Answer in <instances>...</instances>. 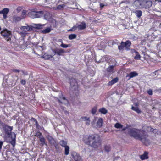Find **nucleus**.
Masks as SVG:
<instances>
[{"mask_svg": "<svg viewBox=\"0 0 161 161\" xmlns=\"http://www.w3.org/2000/svg\"><path fill=\"white\" fill-rule=\"evenodd\" d=\"M129 134L131 136L141 141L146 145H148L150 143V140L148 138V135L143 130L133 128L130 129Z\"/></svg>", "mask_w": 161, "mask_h": 161, "instance_id": "nucleus-1", "label": "nucleus"}, {"mask_svg": "<svg viewBox=\"0 0 161 161\" xmlns=\"http://www.w3.org/2000/svg\"><path fill=\"white\" fill-rule=\"evenodd\" d=\"M83 140L84 143L95 148L101 147L102 141L100 136L95 134L84 136Z\"/></svg>", "mask_w": 161, "mask_h": 161, "instance_id": "nucleus-2", "label": "nucleus"}, {"mask_svg": "<svg viewBox=\"0 0 161 161\" xmlns=\"http://www.w3.org/2000/svg\"><path fill=\"white\" fill-rule=\"evenodd\" d=\"M43 12L42 11H37L36 8L30 9L27 13V15L32 18H40L43 16Z\"/></svg>", "mask_w": 161, "mask_h": 161, "instance_id": "nucleus-3", "label": "nucleus"}, {"mask_svg": "<svg viewBox=\"0 0 161 161\" xmlns=\"http://www.w3.org/2000/svg\"><path fill=\"white\" fill-rule=\"evenodd\" d=\"M131 44V42L130 40H127L125 42H121L120 45L118 47V49L120 50H121L125 47V50L128 51L130 50Z\"/></svg>", "mask_w": 161, "mask_h": 161, "instance_id": "nucleus-4", "label": "nucleus"}, {"mask_svg": "<svg viewBox=\"0 0 161 161\" xmlns=\"http://www.w3.org/2000/svg\"><path fill=\"white\" fill-rule=\"evenodd\" d=\"M0 34L7 41H9L11 40L12 35L10 31L5 29L2 31Z\"/></svg>", "mask_w": 161, "mask_h": 161, "instance_id": "nucleus-5", "label": "nucleus"}, {"mask_svg": "<svg viewBox=\"0 0 161 161\" xmlns=\"http://www.w3.org/2000/svg\"><path fill=\"white\" fill-rule=\"evenodd\" d=\"M5 132V136L6 138H9L12 136L11 131L12 130V128L9 126L5 125L3 127Z\"/></svg>", "mask_w": 161, "mask_h": 161, "instance_id": "nucleus-6", "label": "nucleus"}, {"mask_svg": "<svg viewBox=\"0 0 161 161\" xmlns=\"http://www.w3.org/2000/svg\"><path fill=\"white\" fill-rule=\"evenodd\" d=\"M152 4V2L151 1L143 0L140 3V5L143 8H148L150 7Z\"/></svg>", "mask_w": 161, "mask_h": 161, "instance_id": "nucleus-7", "label": "nucleus"}, {"mask_svg": "<svg viewBox=\"0 0 161 161\" xmlns=\"http://www.w3.org/2000/svg\"><path fill=\"white\" fill-rule=\"evenodd\" d=\"M70 84L72 88L74 91H78L79 86L76 79L71 78L70 80Z\"/></svg>", "mask_w": 161, "mask_h": 161, "instance_id": "nucleus-8", "label": "nucleus"}, {"mask_svg": "<svg viewBox=\"0 0 161 161\" xmlns=\"http://www.w3.org/2000/svg\"><path fill=\"white\" fill-rule=\"evenodd\" d=\"M52 51L55 55L57 54L58 56L62 55L63 53L66 52L64 49L61 48H56L53 49Z\"/></svg>", "mask_w": 161, "mask_h": 161, "instance_id": "nucleus-9", "label": "nucleus"}, {"mask_svg": "<svg viewBox=\"0 0 161 161\" xmlns=\"http://www.w3.org/2000/svg\"><path fill=\"white\" fill-rule=\"evenodd\" d=\"M71 154L74 161H80V157L76 152L73 151L71 152Z\"/></svg>", "mask_w": 161, "mask_h": 161, "instance_id": "nucleus-10", "label": "nucleus"}, {"mask_svg": "<svg viewBox=\"0 0 161 161\" xmlns=\"http://www.w3.org/2000/svg\"><path fill=\"white\" fill-rule=\"evenodd\" d=\"M76 25L78 30H83L86 27V25L84 21L81 22L80 24H76Z\"/></svg>", "mask_w": 161, "mask_h": 161, "instance_id": "nucleus-11", "label": "nucleus"}, {"mask_svg": "<svg viewBox=\"0 0 161 161\" xmlns=\"http://www.w3.org/2000/svg\"><path fill=\"white\" fill-rule=\"evenodd\" d=\"M138 75V73L136 71H133L130 72V73L128 74L126 76V77H128L129 78L128 80L134 77L137 76Z\"/></svg>", "mask_w": 161, "mask_h": 161, "instance_id": "nucleus-12", "label": "nucleus"}, {"mask_svg": "<svg viewBox=\"0 0 161 161\" xmlns=\"http://www.w3.org/2000/svg\"><path fill=\"white\" fill-rule=\"evenodd\" d=\"M50 27L51 28H55L56 27L57 25V21L55 19H52L50 22Z\"/></svg>", "mask_w": 161, "mask_h": 161, "instance_id": "nucleus-13", "label": "nucleus"}, {"mask_svg": "<svg viewBox=\"0 0 161 161\" xmlns=\"http://www.w3.org/2000/svg\"><path fill=\"white\" fill-rule=\"evenodd\" d=\"M148 153L147 151H145L143 154L140 156L141 159L142 160L147 159L148 158Z\"/></svg>", "mask_w": 161, "mask_h": 161, "instance_id": "nucleus-14", "label": "nucleus"}, {"mask_svg": "<svg viewBox=\"0 0 161 161\" xmlns=\"http://www.w3.org/2000/svg\"><path fill=\"white\" fill-rule=\"evenodd\" d=\"M21 30L26 32L28 31H31L32 30V28L29 26H24L21 27Z\"/></svg>", "mask_w": 161, "mask_h": 161, "instance_id": "nucleus-15", "label": "nucleus"}, {"mask_svg": "<svg viewBox=\"0 0 161 161\" xmlns=\"http://www.w3.org/2000/svg\"><path fill=\"white\" fill-rule=\"evenodd\" d=\"M103 123V119L101 118H99L97 122V127L98 128H101L102 126Z\"/></svg>", "mask_w": 161, "mask_h": 161, "instance_id": "nucleus-16", "label": "nucleus"}, {"mask_svg": "<svg viewBox=\"0 0 161 161\" xmlns=\"http://www.w3.org/2000/svg\"><path fill=\"white\" fill-rule=\"evenodd\" d=\"M118 78L116 77L114 79H113L111 81H109L108 83V85L109 86H112L115 83L118 82Z\"/></svg>", "mask_w": 161, "mask_h": 161, "instance_id": "nucleus-17", "label": "nucleus"}, {"mask_svg": "<svg viewBox=\"0 0 161 161\" xmlns=\"http://www.w3.org/2000/svg\"><path fill=\"white\" fill-rule=\"evenodd\" d=\"M12 139L11 141L10 142V143L13 146V147H14L15 145L16 142V135L14 134L13 137L12 136H11L10 137Z\"/></svg>", "mask_w": 161, "mask_h": 161, "instance_id": "nucleus-18", "label": "nucleus"}, {"mask_svg": "<svg viewBox=\"0 0 161 161\" xmlns=\"http://www.w3.org/2000/svg\"><path fill=\"white\" fill-rule=\"evenodd\" d=\"M134 13L135 14L136 16L138 17H140L142 14V12L140 10H136L134 12Z\"/></svg>", "mask_w": 161, "mask_h": 161, "instance_id": "nucleus-19", "label": "nucleus"}, {"mask_svg": "<svg viewBox=\"0 0 161 161\" xmlns=\"http://www.w3.org/2000/svg\"><path fill=\"white\" fill-rule=\"evenodd\" d=\"M39 138L40 141L41 142V144L42 146H43L44 145H47L45 139L43 136L39 137Z\"/></svg>", "mask_w": 161, "mask_h": 161, "instance_id": "nucleus-20", "label": "nucleus"}, {"mask_svg": "<svg viewBox=\"0 0 161 161\" xmlns=\"http://www.w3.org/2000/svg\"><path fill=\"white\" fill-rule=\"evenodd\" d=\"M81 119L86 121V125H89L90 121L89 117H82Z\"/></svg>", "mask_w": 161, "mask_h": 161, "instance_id": "nucleus-21", "label": "nucleus"}, {"mask_svg": "<svg viewBox=\"0 0 161 161\" xmlns=\"http://www.w3.org/2000/svg\"><path fill=\"white\" fill-rule=\"evenodd\" d=\"M99 112L103 114H105L108 112V110L105 108L103 107L99 109Z\"/></svg>", "mask_w": 161, "mask_h": 161, "instance_id": "nucleus-22", "label": "nucleus"}, {"mask_svg": "<svg viewBox=\"0 0 161 161\" xmlns=\"http://www.w3.org/2000/svg\"><path fill=\"white\" fill-rule=\"evenodd\" d=\"M22 19L20 16H14L13 18V21L16 22L20 21Z\"/></svg>", "mask_w": 161, "mask_h": 161, "instance_id": "nucleus-23", "label": "nucleus"}, {"mask_svg": "<svg viewBox=\"0 0 161 161\" xmlns=\"http://www.w3.org/2000/svg\"><path fill=\"white\" fill-rule=\"evenodd\" d=\"M9 12V9L8 8H4L2 11H0V14H7Z\"/></svg>", "mask_w": 161, "mask_h": 161, "instance_id": "nucleus-24", "label": "nucleus"}, {"mask_svg": "<svg viewBox=\"0 0 161 161\" xmlns=\"http://www.w3.org/2000/svg\"><path fill=\"white\" fill-rule=\"evenodd\" d=\"M27 14V11L25 10H23L22 11L21 15L20 16L22 19H24L26 17Z\"/></svg>", "mask_w": 161, "mask_h": 161, "instance_id": "nucleus-25", "label": "nucleus"}, {"mask_svg": "<svg viewBox=\"0 0 161 161\" xmlns=\"http://www.w3.org/2000/svg\"><path fill=\"white\" fill-rule=\"evenodd\" d=\"M51 30V27H47L42 31V32L44 34H46L50 32Z\"/></svg>", "mask_w": 161, "mask_h": 161, "instance_id": "nucleus-26", "label": "nucleus"}, {"mask_svg": "<svg viewBox=\"0 0 161 161\" xmlns=\"http://www.w3.org/2000/svg\"><path fill=\"white\" fill-rule=\"evenodd\" d=\"M60 143L61 146L63 147H65L66 146H67V142L64 141V140H61L60 142Z\"/></svg>", "mask_w": 161, "mask_h": 161, "instance_id": "nucleus-27", "label": "nucleus"}, {"mask_svg": "<svg viewBox=\"0 0 161 161\" xmlns=\"http://www.w3.org/2000/svg\"><path fill=\"white\" fill-rule=\"evenodd\" d=\"M65 148L64 149V154L66 155H68L69 153V147L68 146L64 147Z\"/></svg>", "mask_w": 161, "mask_h": 161, "instance_id": "nucleus-28", "label": "nucleus"}, {"mask_svg": "<svg viewBox=\"0 0 161 161\" xmlns=\"http://www.w3.org/2000/svg\"><path fill=\"white\" fill-rule=\"evenodd\" d=\"M131 109L132 110L135 111L138 113H140L141 112V111L138 107H135L133 106H132Z\"/></svg>", "mask_w": 161, "mask_h": 161, "instance_id": "nucleus-29", "label": "nucleus"}, {"mask_svg": "<svg viewBox=\"0 0 161 161\" xmlns=\"http://www.w3.org/2000/svg\"><path fill=\"white\" fill-rule=\"evenodd\" d=\"M114 127L116 128H122L123 127V125L121 124L117 123L114 125Z\"/></svg>", "mask_w": 161, "mask_h": 161, "instance_id": "nucleus-30", "label": "nucleus"}, {"mask_svg": "<svg viewBox=\"0 0 161 161\" xmlns=\"http://www.w3.org/2000/svg\"><path fill=\"white\" fill-rule=\"evenodd\" d=\"M76 35L75 34H71L69 36V38L70 40H72L76 38Z\"/></svg>", "mask_w": 161, "mask_h": 161, "instance_id": "nucleus-31", "label": "nucleus"}, {"mask_svg": "<svg viewBox=\"0 0 161 161\" xmlns=\"http://www.w3.org/2000/svg\"><path fill=\"white\" fill-rule=\"evenodd\" d=\"M114 66H111L107 68V70L108 72H113V71Z\"/></svg>", "mask_w": 161, "mask_h": 161, "instance_id": "nucleus-32", "label": "nucleus"}, {"mask_svg": "<svg viewBox=\"0 0 161 161\" xmlns=\"http://www.w3.org/2000/svg\"><path fill=\"white\" fill-rule=\"evenodd\" d=\"M104 149L106 151L109 152L111 150V147L109 145H106L104 147Z\"/></svg>", "mask_w": 161, "mask_h": 161, "instance_id": "nucleus-33", "label": "nucleus"}, {"mask_svg": "<svg viewBox=\"0 0 161 161\" xmlns=\"http://www.w3.org/2000/svg\"><path fill=\"white\" fill-rule=\"evenodd\" d=\"M97 110V107L96 106H95L93 107L91 110V113L93 115H94L95 114Z\"/></svg>", "mask_w": 161, "mask_h": 161, "instance_id": "nucleus-34", "label": "nucleus"}, {"mask_svg": "<svg viewBox=\"0 0 161 161\" xmlns=\"http://www.w3.org/2000/svg\"><path fill=\"white\" fill-rule=\"evenodd\" d=\"M78 29L77 27L76 24L73 27H72L70 29L68 30L69 31H74L77 30Z\"/></svg>", "mask_w": 161, "mask_h": 161, "instance_id": "nucleus-35", "label": "nucleus"}, {"mask_svg": "<svg viewBox=\"0 0 161 161\" xmlns=\"http://www.w3.org/2000/svg\"><path fill=\"white\" fill-rule=\"evenodd\" d=\"M136 55L135 56L134 59L136 60L140 59L141 58V56L139 53L136 51Z\"/></svg>", "mask_w": 161, "mask_h": 161, "instance_id": "nucleus-36", "label": "nucleus"}, {"mask_svg": "<svg viewBox=\"0 0 161 161\" xmlns=\"http://www.w3.org/2000/svg\"><path fill=\"white\" fill-rule=\"evenodd\" d=\"M59 98L60 99L65 100L68 102L67 99H66L65 97L63 96V95L62 93L61 94V95L59 96Z\"/></svg>", "mask_w": 161, "mask_h": 161, "instance_id": "nucleus-37", "label": "nucleus"}, {"mask_svg": "<svg viewBox=\"0 0 161 161\" xmlns=\"http://www.w3.org/2000/svg\"><path fill=\"white\" fill-rule=\"evenodd\" d=\"M60 46L63 48H67L69 47L68 45L64 44L62 42V44L60 45Z\"/></svg>", "mask_w": 161, "mask_h": 161, "instance_id": "nucleus-38", "label": "nucleus"}, {"mask_svg": "<svg viewBox=\"0 0 161 161\" xmlns=\"http://www.w3.org/2000/svg\"><path fill=\"white\" fill-rule=\"evenodd\" d=\"M65 5L64 4L62 5H58L57 7V8L58 9H61L62 8H63L64 7Z\"/></svg>", "mask_w": 161, "mask_h": 161, "instance_id": "nucleus-39", "label": "nucleus"}, {"mask_svg": "<svg viewBox=\"0 0 161 161\" xmlns=\"http://www.w3.org/2000/svg\"><path fill=\"white\" fill-rule=\"evenodd\" d=\"M47 139L49 141V142H51L52 141H53V137L51 136H49L48 137H47Z\"/></svg>", "mask_w": 161, "mask_h": 161, "instance_id": "nucleus-40", "label": "nucleus"}, {"mask_svg": "<svg viewBox=\"0 0 161 161\" xmlns=\"http://www.w3.org/2000/svg\"><path fill=\"white\" fill-rule=\"evenodd\" d=\"M147 93L150 95H152L153 94V92L152 90L150 89L148 90Z\"/></svg>", "mask_w": 161, "mask_h": 161, "instance_id": "nucleus-41", "label": "nucleus"}, {"mask_svg": "<svg viewBox=\"0 0 161 161\" xmlns=\"http://www.w3.org/2000/svg\"><path fill=\"white\" fill-rule=\"evenodd\" d=\"M42 135V133L38 131L36 133V136H37L39 138V137H41L40 136H41Z\"/></svg>", "mask_w": 161, "mask_h": 161, "instance_id": "nucleus-42", "label": "nucleus"}, {"mask_svg": "<svg viewBox=\"0 0 161 161\" xmlns=\"http://www.w3.org/2000/svg\"><path fill=\"white\" fill-rule=\"evenodd\" d=\"M20 83L22 85H24L26 84V81L23 79H22L20 81Z\"/></svg>", "mask_w": 161, "mask_h": 161, "instance_id": "nucleus-43", "label": "nucleus"}, {"mask_svg": "<svg viewBox=\"0 0 161 161\" xmlns=\"http://www.w3.org/2000/svg\"><path fill=\"white\" fill-rule=\"evenodd\" d=\"M12 71L14 72H18L19 73L20 72V70L16 69H13L12 70Z\"/></svg>", "mask_w": 161, "mask_h": 161, "instance_id": "nucleus-44", "label": "nucleus"}, {"mask_svg": "<svg viewBox=\"0 0 161 161\" xmlns=\"http://www.w3.org/2000/svg\"><path fill=\"white\" fill-rule=\"evenodd\" d=\"M3 142L2 141H0V150L2 148V147L3 145Z\"/></svg>", "mask_w": 161, "mask_h": 161, "instance_id": "nucleus-45", "label": "nucleus"}, {"mask_svg": "<svg viewBox=\"0 0 161 161\" xmlns=\"http://www.w3.org/2000/svg\"><path fill=\"white\" fill-rule=\"evenodd\" d=\"M31 121H34V122H35V123L37 121L36 119L33 117L31 118Z\"/></svg>", "mask_w": 161, "mask_h": 161, "instance_id": "nucleus-46", "label": "nucleus"}, {"mask_svg": "<svg viewBox=\"0 0 161 161\" xmlns=\"http://www.w3.org/2000/svg\"><path fill=\"white\" fill-rule=\"evenodd\" d=\"M154 2L155 3L157 4L158 3L161 2V0H155Z\"/></svg>", "mask_w": 161, "mask_h": 161, "instance_id": "nucleus-47", "label": "nucleus"}, {"mask_svg": "<svg viewBox=\"0 0 161 161\" xmlns=\"http://www.w3.org/2000/svg\"><path fill=\"white\" fill-rule=\"evenodd\" d=\"M43 25L40 24H38L37 25V28L38 29H40L42 28Z\"/></svg>", "mask_w": 161, "mask_h": 161, "instance_id": "nucleus-48", "label": "nucleus"}, {"mask_svg": "<svg viewBox=\"0 0 161 161\" xmlns=\"http://www.w3.org/2000/svg\"><path fill=\"white\" fill-rule=\"evenodd\" d=\"M36 126V127L37 128H38L39 126V125L38 123V122H37H37H35V124Z\"/></svg>", "mask_w": 161, "mask_h": 161, "instance_id": "nucleus-49", "label": "nucleus"}, {"mask_svg": "<svg viewBox=\"0 0 161 161\" xmlns=\"http://www.w3.org/2000/svg\"><path fill=\"white\" fill-rule=\"evenodd\" d=\"M115 41H112V45H114V44H116V41H117V40H116Z\"/></svg>", "mask_w": 161, "mask_h": 161, "instance_id": "nucleus-50", "label": "nucleus"}, {"mask_svg": "<svg viewBox=\"0 0 161 161\" xmlns=\"http://www.w3.org/2000/svg\"><path fill=\"white\" fill-rule=\"evenodd\" d=\"M104 5H103V3H101L100 4V6L101 8H103L104 7Z\"/></svg>", "mask_w": 161, "mask_h": 161, "instance_id": "nucleus-51", "label": "nucleus"}, {"mask_svg": "<svg viewBox=\"0 0 161 161\" xmlns=\"http://www.w3.org/2000/svg\"><path fill=\"white\" fill-rule=\"evenodd\" d=\"M57 99H58V101L59 103H62V102L61 101V100L59 99L58 98H57Z\"/></svg>", "mask_w": 161, "mask_h": 161, "instance_id": "nucleus-52", "label": "nucleus"}, {"mask_svg": "<svg viewBox=\"0 0 161 161\" xmlns=\"http://www.w3.org/2000/svg\"><path fill=\"white\" fill-rule=\"evenodd\" d=\"M7 14H3V18L5 19L6 18V17H7Z\"/></svg>", "mask_w": 161, "mask_h": 161, "instance_id": "nucleus-53", "label": "nucleus"}, {"mask_svg": "<svg viewBox=\"0 0 161 161\" xmlns=\"http://www.w3.org/2000/svg\"><path fill=\"white\" fill-rule=\"evenodd\" d=\"M126 128H123L122 130L124 131L125 130H126Z\"/></svg>", "mask_w": 161, "mask_h": 161, "instance_id": "nucleus-54", "label": "nucleus"}, {"mask_svg": "<svg viewBox=\"0 0 161 161\" xmlns=\"http://www.w3.org/2000/svg\"><path fill=\"white\" fill-rule=\"evenodd\" d=\"M150 129H151V130H152V131H153V128H150Z\"/></svg>", "mask_w": 161, "mask_h": 161, "instance_id": "nucleus-55", "label": "nucleus"}, {"mask_svg": "<svg viewBox=\"0 0 161 161\" xmlns=\"http://www.w3.org/2000/svg\"><path fill=\"white\" fill-rule=\"evenodd\" d=\"M22 72L23 74H24V71L22 70Z\"/></svg>", "mask_w": 161, "mask_h": 161, "instance_id": "nucleus-56", "label": "nucleus"}, {"mask_svg": "<svg viewBox=\"0 0 161 161\" xmlns=\"http://www.w3.org/2000/svg\"><path fill=\"white\" fill-rule=\"evenodd\" d=\"M1 30V27L0 26V31Z\"/></svg>", "mask_w": 161, "mask_h": 161, "instance_id": "nucleus-57", "label": "nucleus"}, {"mask_svg": "<svg viewBox=\"0 0 161 161\" xmlns=\"http://www.w3.org/2000/svg\"><path fill=\"white\" fill-rule=\"evenodd\" d=\"M52 56H51V58H52Z\"/></svg>", "mask_w": 161, "mask_h": 161, "instance_id": "nucleus-58", "label": "nucleus"}, {"mask_svg": "<svg viewBox=\"0 0 161 161\" xmlns=\"http://www.w3.org/2000/svg\"><path fill=\"white\" fill-rule=\"evenodd\" d=\"M41 47H42V46H40Z\"/></svg>", "mask_w": 161, "mask_h": 161, "instance_id": "nucleus-59", "label": "nucleus"}, {"mask_svg": "<svg viewBox=\"0 0 161 161\" xmlns=\"http://www.w3.org/2000/svg\"><path fill=\"white\" fill-rule=\"evenodd\" d=\"M45 17L46 18V15H45Z\"/></svg>", "mask_w": 161, "mask_h": 161, "instance_id": "nucleus-60", "label": "nucleus"}]
</instances>
